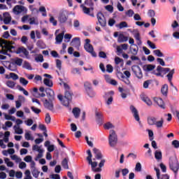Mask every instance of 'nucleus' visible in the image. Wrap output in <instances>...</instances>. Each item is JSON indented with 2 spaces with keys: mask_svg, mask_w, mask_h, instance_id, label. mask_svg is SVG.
Returning a JSON list of instances; mask_svg holds the SVG:
<instances>
[{
  "mask_svg": "<svg viewBox=\"0 0 179 179\" xmlns=\"http://www.w3.org/2000/svg\"><path fill=\"white\" fill-rule=\"evenodd\" d=\"M93 152L96 160H101V159H103V154H101V151H100V150L94 148H93Z\"/></svg>",
  "mask_w": 179,
  "mask_h": 179,
  "instance_id": "nucleus-21",
  "label": "nucleus"
},
{
  "mask_svg": "<svg viewBox=\"0 0 179 179\" xmlns=\"http://www.w3.org/2000/svg\"><path fill=\"white\" fill-rule=\"evenodd\" d=\"M11 61L17 66H22V64H23V59L15 57V59H12Z\"/></svg>",
  "mask_w": 179,
  "mask_h": 179,
  "instance_id": "nucleus-28",
  "label": "nucleus"
},
{
  "mask_svg": "<svg viewBox=\"0 0 179 179\" xmlns=\"http://www.w3.org/2000/svg\"><path fill=\"white\" fill-rule=\"evenodd\" d=\"M72 113L75 117V118H79L80 115V108H73Z\"/></svg>",
  "mask_w": 179,
  "mask_h": 179,
  "instance_id": "nucleus-31",
  "label": "nucleus"
},
{
  "mask_svg": "<svg viewBox=\"0 0 179 179\" xmlns=\"http://www.w3.org/2000/svg\"><path fill=\"white\" fill-rule=\"evenodd\" d=\"M45 122L46 124H50L51 122V116L50 115V113H46L45 117Z\"/></svg>",
  "mask_w": 179,
  "mask_h": 179,
  "instance_id": "nucleus-52",
  "label": "nucleus"
},
{
  "mask_svg": "<svg viewBox=\"0 0 179 179\" xmlns=\"http://www.w3.org/2000/svg\"><path fill=\"white\" fill-rule=\"evenodd\" d=\"M81 8H83V12H84V13H85V15H88L89 16H91V17H94V13H90V8H87L85 6H83V4H82L80 6Z\"/></svg>",
  "mask_w": 179,
  "mask_h": 179,
  "instance_id": "nucleus-24",
  "label": "nucleus"
},
{
  "mask_svg": "<svg viewBox=\"0 0 179 179\" xmlns=\"http://www.w3.org/2000/svg\"><path fill=\"white\" fill-rule=\"evenodd\" d=\"M105 129H111L114 128V125H113L110 122H107L103 125Z\"/></svg>",
  "mask_w": 179,
  "mask_h": 179,
  "instance_id": "nucleus-50",
  "label": "nucleus"
},
{
  "mask_svg": "<svg viewBox=\"0 0 179 179\" xmlns=\"http://www.w3.org/2000/svg\"><path fill=\"white\" fill-rule=\"evenodd\" d=\"M84 87L87 92V94L90 97H94V96H96V92L93 91V88L92 87V84L90 83L85 82L84 83Z\"/></svg>",
  "mask_w": 179,
  "mask_h": 179,
  "instance_id": "nucleus-5",
  "label": "nucleus"
},
{
  "mask_svg": "<svg viewBox=\"0 0 179 179\" xmlns=\"http://www.w3.org/2000/svg\"><path fill=\"white\" fill-rule=\"evenodd\" d=\"M84 48L87 52H90L92 57H97V54L94 52V49L93 48V45H84Z\"/></svg>",
  "mask_w": 179,
  "mask_h": 179,
  "instance_id": "nucleus-13",
  "label": "nucleus"
},
{
  "mask_svg": "<svg viewBox=\"0 0 179 179\" xmlns=\"http://www.w3.org/2000/svg\"><path fill=\"white\" fill-rule=\"evenodd\" d=\"M155 157L157 160H162V151L156 150L155 152Z\"/></svg>",
  "mask_w": 179,
  "mask_h": 179,
  "instance_id": "nucleus-40",
  "label": "nucleus"
},
{
  "mask_svg": "<svg viewBox=\"0 0 179 179\" xmlns=\"http://www.w3.org/2000/svg\"><path fill=\"white\" fill-rule=\"evenodd\" d=\"M105 9L108 10V12H110V13H113L114 12V7L111 5H107L105 6Z\"/></svg>",
  "mask_w": 179,
  "mask_h": 179,
  "instance_id": "nucleus-54",
  "label": "nucleus"
},
{
  "mask_svg": "<svg viewBox=\"0 0 179 179\" xmlns=\"http://www.w3.org/2000/svg\"><path fill=\"white\" fill-rule=\"evenodd\" d=\"M113 96H114V91H110L108 92H106L105 94V99H108L107 100V104L108 106H110V104H111L113 103V100H114V98H113Z\"/></svg>",
  "mask_w": 179,
  "mask_h": 179,
  "instance_id": "nucleus-14",
  "label": "nucleus"
},
{
  "mask_svg": "<svg viewBox=\"0 0 179 179\" xmlns=\"http://www.w3.org/2000/svg\"><path fill=\"white\" fill-rule=\"evenodd\" d=\"M64 96L62 94L57 95V99L61 101L65 107H69V104L72 102V96L73 92L71 90V87L66 83H64Z\"/></svg>",
  "mask_w": 179,
  "mask_h": 179,
  "instance_id": "nucleus-1",
  "label": "nucleus"
},
{
  "mask_svg": "<svg viewBox=\"0 0 179 179\" xmlns=\"http://www.w3.org/2000/svg\"><path fill=\"white\" fill-rule=\"evenodd\" d=\"M10 78L13 79V80H17V79H19V76L15 73H10Z\"/></svg>",
  "mask_w": 179,
  "mask_h": 179,
  "instance_id": "nucleus-51",
  "label": "nucleus"
},
{
  "mask_svg": "<svg viewBox=\"0 0 179 179\" xmlns=\"http://www.w3.org/2000/svg\"><path fill=\"white\" fill-rule=\"evenodd\" d=\"M22 68L24 69H28V71H33V67H31V65L27 61L24 62V64L22 65Z\"/></svg>",
  "mask_w": 179,
  "mask_h": 179,
  "instance_id": "nucleus-33",
  "label": "nucleus"
},
{
  "mask_svg": "<svg viewBox=\"0 0 179 179\" xmlns=\"http://www.w3.org/2000/svg\"><path fill=\"white\" fill-rule=\"evenodd\" d=\"M58 20L60 23H65L68 20V11H61L58 17Z\"/></svg>",
  "mask_w": 179,
  "mask_h": 179,
  "instance_id": "nucleus-9",
  "label": "nucleus"
},
{
  "mask_svg": "<svg viewBox=\"0 0 179 179\" xmlns=\"http://www.w3.org/2000/svg\"><path fill=\"white\" fill-rule=\"evenodd\" d=\"M16 89L20 90V92H23V94H24V96H29V92H27V90H26L24 88H23V87L20 86V85H17Z\"/></svg>",
  "mask_w": 179,
  "mask_h": 179,
  "instance_id": "nucleus-38",
  "label": "nucleus"
},
{
  "mask_svg": "<svg viewBox=\"0 0 179 179\" xmlns=\"http://www.w3.org/2000/svg\"><path fill=\"white\" fill-rule=\"evenodd\" d=\"M16 54H24V55H25V57H29V52L27 50V49H26V48L21 46L20 48H18L16 50Z\"/></svg>",
  "mask_w": 179,
  "mask_h": 179,
  "instance_id": "nucleus-22",
  "label": "nucleus"
},
{
  "mask_svg": "<svg viewBox=\"0 0 179 179\" xmlns=\"http://www.w3.org/2000/svg\"><path fill=\"white\" fill-rule=\"evenodd\" d=\"M117 41L118 43H125L128 41V36H124V34H120L118 36Z\"/></svg>",
  "mask_w": 179,
  "mask_h": 179,
  "instance_id": "nucleus-29",
  "label": "nucleus"
},
{
  "mask_svg": "<svg viewBox=\"0 0 179 179\" xmlns=\"http://www.w3.org/2000/svg\"><path fill=\"white\" fill-rule=\"evenodd\" d=\"M169 169H171L175 174L178 173L179 163L177 157H171L169 158Z\"/></svg>",
  "mask_w": 179,
  "mask_h": 179,
  "instance_id": "nucleus-3",
  "label": "nucleus"
},
{
  "mask_svg": "<svg viewBox=\"0 0 179 179\" xmlns=\"http://www.w3.org/2000/svg\"><path fill=\"white\" fill-rule=\"evenodd\" d=\"M31 173H32L33 177H34L35 178H38L40 171H38V170H37L36 168H34V169H32Z\"/></svg>",
  "mask_w": 179,
  "mask_h": 179,
  "instance_id": "nucleus-43",
  "label": "nucleus"
},
{
  "mask_svg": "<svg viewBox=\"0 0 179 179\" xmlns=\"http://www.w3.org/2000/svg\"><path fill=\"white\" fill-rule=\"evenodd\" d=\"M104 78L106 83H109V85H113V86H117V80L111 79V77L108 74L104 75Z\"/></svg>",
  "mask_w": 179,
  "mask_h": 179,
  "instance_id": "nucleus-19",
  "label": "nucleus"
},
{
  "mask_svg": "<svg viewBox=\"0 0 179 179\" xmlns=\"http://www.w3.org/2000/svg\"><path fill=\"white\" fill-rule=\"evenodd\" d=\"M131 71L134 73L135 76L138 78V79H142L143 78V73H142V69L138 65H134L131 66Z\"/></svg>",
  "mask_w": 179,
  "mask_h": 179,
  "instance_id": "nucleus-6",
  "label": "nucleus"
},
{
  "mask_svg": "<svg viewBox=\"0 0 179 179\" xmlns=\"http://www.w3.org/2000/svg\"><path fill=\"white\" fill-rule=\"evenodd\" d=\"M36 45L37 47H38L39 48H44V42L42 40H38L36 42Z\"/></svg>",
  "mask_w": 179,
  "mask_h": 179,
  "instance_id": "nucleus-58",
  "label": "nucleus"
},
{
  "mask_svg": "<svg viewBox=\"0 0 179 179\" xmlns=\"http://www.w3.org/2000/svg\"><path fill=\"white\" fill-rule=\"evenodd\" d=\"M135 171L141 172L142 171V164L140 162H137L135 167Z\"/></svg>",
  "mask_w": 179,
  "mask_h": 179,
  "instance_id": "nucleus-46",
  "label": "nucleus"
},
{
  "mask_svg": "<svg viewBox=\"0 0 179 179\" xmlns=\"http://www.w3.org/2000/svg\"><path fill=\"white\" fill-rule=\"evenodd\" d=\"M153 54H155V55H156L157 57H164V54H163V52H162V51L159 49L153 50Z\"/></svg>",
  "mask_w": 179,
  "mask_h": 179,
  "instance_id": "nucleus-44",
  "label": "nucleus"
},
{
  "mask_svg": "<svg viewBox=\"0 0 179 179\" xmlns=\"http://www.w3.org/2000/svg\"><path fill=\"white\" fill-rule=\"evenodd\" d=\"M20 83H21L22 86H27V85L29 84V81L26 80V78L21 77L20 78Z\"/></svg>",
  "mask_w": 179,
  "mask_h": 179,
  "instance_id": "nucleus-45",
  "label": "nucleus"
},
{
  "mask_svg": "<svg viewBox=\"0 0 179 179\" xmlns=\"http://www.w3.org/2000/svg\"><path fill=\"white\" fill-rule=\"evenodd\" d=\"M147 44L152 48V50H156V45L155 43H152L150 41H147Z\"/></svg>",
  "mask_w": 179,
  "mask_h": 179,
  "instance_id": "nucleus-63",
  "label": "nucleus"
},
{
  "mask_svg": "<svg viewBox=\"0 0 179 179\" xmlns=\"http://www.w3.org/2000/svg\"><path fill=\"white\" fill-rule=\"evenodd\" d=\"M141 100L144 101V103H146L147 106H150L152 104V100H150L148 96H142Z\"/></svg>",
  "mask_w": 179,
  "mask_h": 179,
  "instance_id": "nucleus-34",
  "label": "nucleus"
},
{
  "mask_svg": "<svg viewBox=\"0 0 179 179\" xmlns=\"http://www.w3.org/2000/svg\"><path fill=\"white\" fill-rule=\"evenodd\" d=\"M113 71H114L113 66L111 64H107L106 65V72H108V73H113Z\"/></svg>",
  "mask_w": 179,
  "mask_h": 179,
  "instance_id": "nucleus-49",
  "label": "nucleus"
},
{
  "mask_svg": "<svg viewBox=\"0 0 179 179\" xmlns=\"http://www.w3.org/2000/svg\"><path fill=\"white\" fill-rule=\"evenodd\" d=\"M13 12L15 15H20L22 12H27V8L23 6L17 5L13 8Z\"/></svg>",
  "mask_w": 179,
  "mask_h": 179,
  "instance_id": "nucleus-10",
  "label": "nucleus"
},
{
  "mask_svg": "<svg viewBox=\"0 0 179 179\" xmlns=\"http://www.w3.org/2000/svg\"><path fill=\"white\" fill-rule=\"evenodd\" d=\"M33 8V6H29V9H31V12H36V13H38V12H43L44 13H43L42 15L43 16H47V10H45V7L41 6L39 8V10L36 8Z\"/></svg>",
  "mask_w": 179,
  "mask_h": 179,
  "instance_id": "nucleus-15",
  "label": "nucleus"
},
{
  "mask_svg": "<svg viewBox=\"0 0 179 179\" xmlns=\"http://www.w3.org/2000/svg\"><path fill=\"white\" fill-rule=\"evenodd\" d=\"M157 72H159V73H164V75H166V73H169V72H171L170 70V68H164L162 66H157Z\"/></svg>",
  "mask_w": 179,
  "mask_h": 179,
  "instance_id": "nucleus-20",
  "label": "nucleus"
},
{
  "mask_svg": "<svg viewBox=\"0 0 179 179\" xmlns=\"http://www.w3.org/2000/svg\"><path fill=\"white\" fill-rule=\"evenodd\" d=\"M153 83V80H147L143 84V89H149V85Z\"/></svg>",
  "mask_w": 179,
  "mask_h": 179,
  "instance_id": "nucleus-35",
  "label": "nucleus"
},
{
  "mask_svg": "<svg viewBox=\"0 0 179 179\" xmlns=\"http://www.w3.org/2000/svg\"><path fill=\"white\" fill-rule=\"evenodd\" d=\"M116 27H119V29H124V27H128V23H127V22L125 21L121 22L119 24H116Z\"/></svg>",
  "mask_w": 179,
  "mask_h": 179,
  "instance_id": "nucleus-42",
  "label": "nucleus"
},
{
  "mask_svg": "<svg viewBox=\"0 0 179 179\" xmlns=\"http://www.w3.org/2000/svg\"><path fill=\"white\" fill-rule=\"evenodd\" d=\"M38 89L37 87L33 88V92H31V94L34 96V97H36L37 99V94H39Z\"/></svg>",
  "mask_w": 179,
  "mask_h": 179,
  "instance_id": "nucleus-56",
  "label": "nucleus"
},
{
  "mask_svg": "<svg viewBox=\"0 0 179 179\" xmlns=\"http://www.w3.org/2000/svg\"><path fill=\"white\" fill-rule=\"evenodd\" d=\"M70 44L71 45H72V47H76V48H79V47H80V38L79 37L73 38Z\"/></svg>",
  "mask_w": 179,
  "mask_h": 179,
  "instance_id": "nucleus-18",
  "label": "nucleus"
},
{
  "mask_svg": "<svg viewBox=\"0 0 179 179\" xmlns=\"http://www.w3.org/2000/svg\"><path fill=\"white\" fill-rule=\"evenodd\" d=\"M87 154L88 155V156L87 157V162H91L92 158L93 157V155H92V151L90 150H87Z\"/></svg>",
  "mask_w": 179,
  "mask_h": 179,
  "instance_id": "nucleus-55",
  "label": "nucleus"
},
{
  "mask_svg": "<svg viewBox=\"0 0 179 179\" xmlns=\"http://www.w3.org/2000/svg\"><path fill=\"white\" fill-rule=\"evenodd\" d=\"M116 75L120 80L125 79V76H124V73L121 71H117Z\"/></svg>",
  "mask_w": 179,
  "mask_h": 179,
  "instance_id": "nucleus-48",
  "label": "nucleus"
},
{
  "mask_svg": "<svg viewBox=\"0 0 179 179\" xmlns=\"http://www.w3.org/2000/svg\"><path fill=\"white\" fill-rule=\"evenodd\" d=\"M96 17L98 22L102 27H106L107 26V20H106V17H104V14L101 12H99L96 15Z\"/></svg>",
  "mask_w": 179,
  "mask_h": 179,
  "instance_id": "nucleus-7",
  "label": "nucleus"
},
{
  "mask_svg": "<svg viewBox=\"0 0 179 179\" xmlns=\"http://www.w3.org/2000/svg\"><path fill=\"white\" fill-rule=\"evenodd\" d=\"M154 101L162 110H166V103H164V101L162 98H155Z\"/></svg>",
  "mask_w": 179,
  "mask_h": 179,
  "instance_id": "nucleus-17",
  "label": "nucleus"
},
{
  "mask_svg": "<svg viewBox=\"0 0 179 179\" xmlns=\"http://www.w3.org/2000/svg\"><path fill=\"white\" fill-rule=\"evenodd\" d=\"M148 125H155L157 128H163L164 119L161 117L160 120L157 121V118L154 116H150L147 119Z\"/></svg>",
  "mask_w": 179,
  "mask_h": 179,
  "instance_id": "nucleus-2",
  "label": "nucleus"
},
{
  "mask_svg": "<svg viewBox=\"0 0 179 179\" xmlns=\"http://www.w3.org/2000/svg\"><path fill=\"white\" fill-rule=\"evenodd\" d=\"M9 71H11L12 72H15V71H17V66L11 61L8 66L7 67Z\"/></svg>",
  "mask_w": 179,
  "mask_h": 179,
  "instance_id": "nucleus-32",
  "label": "nucleus"
},
{
  "mask_svg": "<svg viewBox=\"0 0 179 179\" xmlns=\"http://www.w3.org/2000/svg\"><path fill=\"white\" fill-rule=\"evenodd\" d=\"M108 141L111 148H114L118 142V137L117 136V134H115V131L113 129L110 131Z\"/></svg>",
  "mask_w": 179,
  "mask_h": 179,
  "instance_id": "nucleus-4",
  "label": "nucleus"
},
{
  "mask_svg": "<svg viewBox=\"0 0 179 179\" xmlns=\"http://www.w3.org/2000/svg\"><path fill=\"white\" fill-rule=\"evenodd\" d=\"M134 37L135 40H136L138 45H141L142 44V41L141 40V34H139V31L136 29L134 31Z\"/></svg>",
  "mask_w": 179,
  "mask_h": 179,
  "instance_id": "nucleus-23",
  "label": "nucleus"
},
{
  "mask_svg": "<svg viewBox=\"0 0 179 179\" xmlns=\"http://www.w3.org/2000/svg\"><path fill=\"white\" fill-rule=\"evenodd\" d=\"M130 51L133 55H136L138 54V45H133L130 47Z\"/></svg>",
  "mask_w": 179,
  "mask_h": 179,
  "instance_id": "nucleus-36",
  "label": "nucleus"
},
{
  "mask_svg": "<svg viewBox=\"0 0 179 179\" xmlns=\"http://www.w3.org/2000/svg\"><path fill=\"white\" fill-rule=\"evenodd\" d=\"M43 83L44 85H45V86H48V87H52V86L54 85L52 81L50 80V79L48 78H44Z\"/></svg>",
  "mask_w": 179,
  "mask_h": 179,
  "instance_id": "nucleus-37",
  "label": "nucleus"
},
{
  "mask_svg": "<svg viewBox=\"0 0 179 179\" xmlns=\"http://www.w3.org/2000/svg\"><path fill=\"white\" fill-rule=\"evenodd\" d=\"M6 85L8 86V87H10V89H13V87L16 86V83H15V81L8 80L6 81Z\"/></svg>",
  "mask_w": 179,
  "mask_h": 179,
  "instance_id": "nucleus-39",
  "label": "nucleus"
},
{
  "mask_svg": "<svg viewBox=\"0 0 179 179\" xmlns=\"http://www.w3.org/2000/svg\"><path fill=\"white\" fill-rule=\"evenodd\" d=\"M62 40H64V32L59 34L56 36V41L57 43H62Z\"/></svg>",
  "mask_w": 179,
  "mask_h": 179,
  "instance_id": "nucleus-41",
  "label": "nucleus"
},
{
  "mask_svg": "<svg viewBox=\"0 0 179 179\" xmlns=\"http://www.w3.org/2000/svg\"><path fill=\"white\" fill-rule=\"evenodd\" d=\"M45 93L49 101H54L55 100V92L51 88H45Z\"/></svg>",
  "mask_w": 179,
  "mask_h": 179,
  "instance_id": "nucleus-11",
  "label": "nucleus"
},
{
  "mask_svg": "<svg viewBox=\"0 0 179 179\" xmlns=\"http://www.w3.org/2000/svg\"><path fill=\"white\" fill-rule=\"evenodd\" d=\"M69 162V157H66L62 161V166L63 169H64L65 170L69 169V165L68 164Z\"/></svg>",
  "mask_w": 179,
  "mask_h": 179,
  "instance_id": "nucleus-26",
  "label": "nucleus"
},
{
  "mask_svg": "<svg viewBox=\"0 0 179 179\" xmlns=\"http://www.w3.org/2000/svg\"><path fill=\"white\" fill-rule=\"evenodd\" d=\"M56 66L57 69H59V71H61L62 68V62H61L59 59H56Z\"/></svg>",
  "mask_w": 179,
  "mask_h": 179,
  "instance_id": "nucleus-53",
  "label": "nucleus"
},
{
  "mask_svg": "<svg viewBox=\"0 0 179 179\" xmlns=\"http://www.w3.org/2000/svg\"><path fill=\"white\" fill-rule=\"evenodd\" d=\"M95 115H96V122H98V124H102L103 123V114L101 113V112H96Z\"/></svg>",
  "mask_w": 179,
  "mask_h": 179,
  "instance_id": "nucleus-27",
  "label": "nucleus"
},
{
  "mask_svg": "<svg viewBox=\"0 0 179 179\" xmlns=\"http://www.w3.org/2000/svg\"><path fill=\"white\" fill-rule=\"evenodd\" d=\"M85 5H87V6H94V3L92 0H85Z\"/></svg>",
  "mask_w": 179,
  "mask_h": 179,
  "instance_id": "nucleus-60",
  "label": "nucleus"
},
{
  "mask_svg": "<svg viewBox=\"0 0 179 179\" xmlns=\"http://www.w3.org/2000/svg\"><path fill=\"white\" fill-rule=\"evenodd\" d=\"M130 110H131L132 114H134L133 115H134L136 121L139 122V121H141V118L139 117V113H138V110L136 109V108H135V106H130Z\"/></svg>",
  "mask_w": 179,
  "mask_h": 179,
  "instance_id": "nucleus-16",
  "label": "nucleus"
},
{
  "mask_svg": "<svg viewBox=\"0 0 179 179\" xmlns=\"http://www.w3.org/2000/svg\"><path fill=\"white\" fill-rule=\"evenodd\" d=\"M161 92L163 96H167V93H169V85L164 84L161 89Z\"/></svg>",
  "mask_w": 179,
  "mask_h": 179,
  "instance_id": "nucleus-30",
  "label": "nucleus"
},
{
  "mask_svg": "<svg viewBox=\"0 0 179 179\" xmlns=\"http://www.w3.org/2000/svg\"><path fill=\"white\" fill-rule=\"evenodd\" d=\"M35 61H36V62H44V57L43 55H39L38 57H35Z\"/></svg>",
  "mask_w": 179,
  "mask_h": 179,
  "instance_id": "nucleus-47",
  "label": "nucleus"
},
{
  "mask_svg": "<svg viewBox=\"0 0 179 179\" xmlns=\"http://www.w3.org/2000/svg\"><path fill=\"white\" fill-rule=\"evenodd\" d=\"M12 20L11 17H5L3 19V23L4 24H9Z\"/></svg>",
  "mask_w": 179,
  "mask_h": 179,
  "instance_id": "nucleus-57",
  "label": "nucleus"
},
{
  "mask_svg": "<svg viewBox=\"0 0 179 179\" xmlns=\"http://www.w3.org/2000/svg\"><path fill=\"white\" fill-rule=\"evenodd\" d=\"M155 68H156V65L153 64H145L143 66V69L145 71V72H150L153 71Z\"/></svg>",
  "mask_w": 179,
  "mask_h": 179,
  "instance_id": "nucleus-25",
  "label": "nucleus"
},
{
  "mask_svg": "<svg viewBox=\"0 0 179 179\" xmlns=\"http://www.w3.org/2000/svg\"><path fill=\"white\" fill-rule=\"evenodd\" d=\"M99 57L100 58H103L104 59H106L107 58V54H106V52H104L103 51H101L99 53Z\"/></svg>",
  "mask_w": 179,
  "mask_h": 179,
  "instance_id": "nucleus-64",
  "label": "nucleus"
},
{
  "mask_svg": "<svg viewBox=\"0 0 179 179\" xmlns=\"http://www.w3.org/2000/svg\"><path fill=\"white\" fill-rule=\"evenodd\" d=\"M148 16L150 17H155V16H156V13L154 11V10H148Z\"/></svg>",
  "mask_w": 179,
  "mask_h": 179,
  "instance_id": "nucleus-62",
  "label": "nucleus"
},
{
  "mask_svg": "<svg viewBox=\"0 0 179 179\" xmlns=\"http://www.w3.org/2000/svg\"><path fill=\"white\" fill-rule=\"evenodd\" d=\"M31 110L35 113V114H40L41 113V110L39 108H37L34 106L31 107Z\"/></svg>",
  "mask_w": 179,
  "mask_h": 179,
  "instance_id": "nucleus-59",
  "label": "nucleus"
},
{
  "mask_svg": "<svg viewBox=\"0 0 179 179\" xmlns=\"http://www.w3.org/2000/svg\"><path fill=\"white\" fill-rule=\"evenodd\" d=\"M174 73H176V69H173L171 70V71L166 76V77L167 78L171 86L173 87L176 92H178V89H177V87L174 86V84H173V82L171 81L173 80V76Z\"/></svg>",
  "mask_w": 179,
  "mask_h": 179,
  "instance_id": "nucleus-8",
  "label": "nucleus"
},
{
  "mask_svg": "<svg viewBox=\"0 0 179 179\" xmlns=\"http://www.w3.org/2000/svg\"><path fill=\"white\" fill-rule=\"evenodd\" d=\"M172 145L176 149H178L179 148V141L178 140H174L172 141Z\"/></svg>",
  "mask_w": 179,
  "mask_h": 179,
  "instance_id": "nucleus-61",
  "label": "nucleus"
},
{
  "mask_svg": "<svg viewBox=\"0 0 179 179\" xmlns=\"http://www.w3.org/2000/svg\"><path fill=\"white\" fill-rule=\"evenodd\" d=\"M54 101H50L49 99H45L43 102V106L50 111H54Z\"/></svg>",
  "mask_w": 179,
  "mask_h": 179,
  "instance_id": "nucleus-12",
  "label": "nucleus"
}]
</instances>
